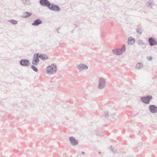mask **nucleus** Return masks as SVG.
<instances>
[{
	"instance_id": "f257e3e1",
	"label": "nucleus",
	"mask_w": 157,
	"mask_h": 157,
	"mask_svg": "<svg viewBox=\"0 0 157 157\" xmlns=\"http://www.w3.org/2000/svg\"><path fill=\"white\" fill-rule=\"evenodd\" d=\"M40 3L42 6H47L50 10L56 11L59 10V8L58 6L50 4L47 0H41L40 1Z\"/></svg>"
},
{
	"instance_id": "f03ea898",
	"label": "nucleus",
	"mask_w": 157,
	"mask_h": 157,
	"mask_svg": "<svg viewBox=\"0 0 157 157\" xmlns=\"http://www.w3.org/2000/svg\"><path fill=\"white\" fill-rule=\"evenodd\" d=\"M56 66L54 64H52L46 68L47 72L49 74H53L56 72Z\"/></svg>"
},
{
	"instance_id": "7ed1b4c3",
	"label": "nucleus",
	"mask_w": 157,
	"mask_h": 157,
	"mask_svg": "<svg viewBox=\"0 0 157 157\" xmlns=\"http://www.w3.org/2000/svg\"><path fill=\"white\" fill-rule=\"evenodd\" d=\"M39 57L38 54H35L34 55L32 61L33 64L35 65L37 64L39 61Z\"/></svg>"
},
{
	"instance_id": "20e7f679",
	"label": "nucleus",
	"mask_w": 157,
	"mask_h": 157,
	"mask_svg": "<svg viewBox=\"0 0 157 157\" xmlns=\"http://www.w3.org/2000/svg\"><path fill=\"white\" fill-rule=\"evenodd\" d=\"M152 96H147L146 97L142 98L141 100L143 102L146 104H149V100L152 99Z\"/></svg>"
},
{
	"instance_id": "39448f33",
	"label": "nucleus",
	"mask_w": 157,
	"mask_h": 157,
	"mask_svg": "<svg viewBox=\"0 0 157 157\" xmlns=\"http://www.w3.org/2000/svg\"><path fill=\"white\" fill-rule=\"evenodd\" d=\"M125 46L124 45L122 49L118 51H115L114 53L117 55H119L122 54L125 51Z\"/></svg>"
},
{
	"instance_id": "423d86ee",
	"label": "nucleus",
	"mask_w": 157,
	"mask_h": 157,
	"mask_svg": "<svg viewBox=\"0 0 157 157\" xmlns=\"http://www.w3.org/2000/svg\"><path fill=\"white\" fill-rule=\"evenodd\" d=\"M21 64L23 66H27L29 65L30 62L27 59H23L20 62Z\"/></svg>"
},
{
	"instance_id": "0eeeda50",
	"label": "nucleus",
	"mask_w": 157,
	"mask_h": 157,
	"mask_svg": "<svg viewBox=\"0 0 157 157\" xmlns=\"http://www.w3.org/2000/svg\"><path fill=\"white\" fill-rule=\"evenodd\" d=\"M69 139L71 144L75 145L78 144V143L77 141H76L73 137H70Z\"/></svg>"
},
{
	"instance_id": "6e6552de",
	"label": "nucleus",
	"mask_w": 157,
	"mask_h": 157,
	"mask_svg": "<svg viewBox=\"0 0 157 157\" xmlns=\"http://www.w3.org/2000/svg\"><path fill=\"white\" fill-rule=\"evenodd\" d=\"M149 108L151 111L153 113H155L157 112V108L154 105H151Z\"/></svg>"
},
{
	"instance_id": "1a4fd4ad",
	"label": "nucleus",
	"mask_w": 157,
	"mask_h": 157,
	"mask_svg": "<svg viewBox=\"0 0 157 157\" xmlns=\"http://www.w3.org/2000/svg\"><path fill=\"white\" fill-rule=\"evenodd\" d=\"M149 41L151 46L154 45H156L157 44V42L156 40H155L153 39V38H150L149 39Z\"/></svg>"
},
{
	"instance_id": "9d476101",
	"label": "nucleus",
	"mask_w": 157,
	"mask_h": 157,
	"mask_svg": "<svg viewBox=\"0 0 157 157\" xmlns=\"http://www.w3.org/2000/svg\"><path fill=\"white\" fill-rule=\"evenodd\" d=\"M42 23V21L40 19H37L32 24L33 25H38Z\"/></svg>"
},
{
	"instance_id": "9b49d317",
	"label": "nucleus",
	"mask_w": 157,
	"mask_h": 157,
	"mask_svg": "<svg viewBox=\"0 0 157 157\" xmlns=\"http://www.w3.org/2000/svg\"><path fill=\"white\" fill-rule=\"evenodd\" d=\"M39 57L40 59L43 60H46L48 59L47 56L45 54H41L39 56Z\"/></svg>"
},
{
	"instance_id": "f8f14e48",
	"label": "nucleus",
	"mask_w": 157,
	"mask_h": 157,
	"mask_svg": "<svg viewBox=\"0 0 157 157\" xmlns=\"http://www.w3.org/2000/svg\"><path fill=\"white\" fill-rule=\"evenodd\" d=\"M135 42L134 39L132 37H130L128 39V43L130 44H133Z\"/></svg>"
},
{
	"instance_id": "ddd939ff",
	"label": "nucleus",
	"mask_w": 157,
	"mask_h": 157,
	"mask_svg": "<svg viewBox=\"0 0 157 157\" xmlns=\"http://www.w3.org/2000/svg\"><path fill=\"white\" fill-rule=\"evenodd\" d=\"M78 68L81 69H84L87 68V67L83 64H81L78 66Z\"/></svg>"
},
{
	"instance_id": "4468645a",
	"label": "nucleus",
	"mask_w": 157,
	"mask_h": 157,
	"mask_svg": "<svg viewBox=\"0 0 157 157\" xmlns=\"http://www.w3.org/2000/svg\"><path fill=\"white\" fill-rule=\"evenodd\" d=\"M31 13H29L28 12H25L24 13L23 15V17H26L31 16Z\"/></svg>"
},
{
	"instance_id": "2eb2a0df",
	"label": "nucleus",
	"mask_w": 157,
	"mask_h": 157,
	"mask_svg": "<svg viewBox=\"0 0 157 157\" xmlns=\"http://www.w3.org/2000/svg\"><path fill=\"white\" fill-rule=\"evenodd\" d=\"M10 22L13 24H16L17 23V21L14 20H12L10 21Z\"/></svg>"
},
{
	"instance_id": "dca6fc26",
	"label": "nucleus",
	"mask_w": 157,
	"mask_h": 157,
	"mask_svg": "<svg viewBox=\"0 0 157 157\" xmlns=\"http://www.w3.org/2000/svg\"><path fill=\"white\" fill-rule=\"evenodd\" d=\"M31 68L35 71L37 72V69L33 65H32Z\"/></svg>"
},
{
	"instance_id": "f3484780",
	"label": "nucleus",
	"mask_w": 157,
	"mask_h": 157,
	"mask_svg": "<svg viewBox=\"0 0 157 157\" xmlns=\"http://www.w3.org/2000/svg\"><path fill=\"white\" fill-rule=\"evenodd\" d=\"M98 87L100 89L102 88L101 86V83H100V81L99 82V86Z\"/></svg>"
},
{
	"instance_id": "a211bd4d",
	"label": "nucleus",
	"mask_w": 157,
	"mask_h": 157,
	"mask_svg": "<svg viewBox=\"0 0 157 157\" xmlns=\"http://www.w3.org/2000/svg\"><path fill=\"white\" fill-rule=\"evenodd\" d=\"M140 63H138L137 65H136V66L137 67H138L139 66H140Z\"/></svg>"
}]
</instances>
